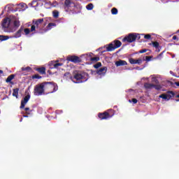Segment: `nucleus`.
<instances>
[{"instance_id":"f257e3e1","label":"nucleus","mask_w":179,"mask_h":179,"mask_svg":"<svg viewBox=\"0 0 179 179\" xmlns=\"http://www.w3.org/2000/svg\"><path fill=\"white\" fill-rule=\"evenodd\" d=\"M87 80V73L82 71H75L73 76V83H83Z\"/></svg>"},{"instance_id":"f03ea898","label":"nucleus","mask_w":179,"mask_h":179,"mask_svg":"<svg viewBox=\"0 0 179 179\" xmlns=\"http://www.w3.org/2000/svg\"><path fill=\"white\" fill-rule=\"evenodd\" d=\"M43 86L46 94L55 93L58 90V85L54 82H43Z\"/></svg>"},{"instance_id":"7ed1b4c3","label":"nucleus","mask_w":179,"mask_h":179,"mask_svg":"<svg viewBox=\"0 0 179 179\" xmlns=\"http://www.w3.org/2000/svg\"><path fill=\"white\" fill-rule=\"evenodd\" d=\"M34 96H43V94H45V90L44 88V83L38 84L34 86Z\"/></svg>"},{"instance_id":"20e7f679","label":"nucleus","mask_w":179,"mask_h":179,"mask_svg":"<svg viewBox=\"0 0 179 179\" xmlns=\"http://www.w3.org/2000/svg\"><path fill=\"white\" fill-rule=\"evenodd\" d=\"M23 31V27H20L18 31L11 36L0 35V41H6V40H9V38H19V37H22V32Z\"/></svg>"},{"instance_id":"39448f33","label":"nucleus","mask_w":179,"mask_h":179,"mask_svg":"<svg viewBox=\"0 0 179 179\" xmlns=\"http://www.w3.org/2000/svg\"><path fill=\"white\" fill-rule=\"evenodd\" d=\"M114 110L109 109L103 113H99L98 114V117L101 120H110V118H113V117H114Z\"/></svg>"},{"instance_id":"423d86ee","label":"nucleus","mask_w":179,"mask_h":179,"mask_svg":"<svg viewBox=\"0 0 179 179\" xmlns=\"http://www.w3.org/2000/svg\"><path fill=\"white\" fill-rule=\"evenodd\" d=\"M121 45H122V43H121L119 40H116L110 43L107 47L106 50L107 51H114V50L120 48Z\"/></svg>"},{"instance_id":"0eeeda50","label":"nucleus","mask_w":179,"mask_h":179,"mask_svg":"<svg viewBox=\"0 0 179 179\" xmlns=\"http://www.w3.org/2000/svg\"><path fill=\"white\" fill-rule=\"evenodd\" d=\"M134 43V41H136V33H131L129 34L128 36H126L122 39V43Z\"/></svg>"},{"instance_id":"6e6552de","label":"nucleus","mask_w":179,"mask_h":179,"mask_svg":"<svg viewBox=\"0 0 179 179\" xmlns=\"http://www.w3.org/2000/svg\"><path fill=\"white\" fill-rule=\"evenodd\" d=\"M13 20V15H9V17L4 18L2 20L1 27L3 29H8Z\"/></svg>"},{"instance_id":"1a4fd4ad","label":"nucleus","mask_w":179,"mask_h":179,"mask_svg":"<svg viewBox=\"0 0 179 179\" xmlns=\"http://www.w3.org/2000/svg\"><path fill=\"white\" fill-rule=\"evenodd\" d=\"M71 8H76V5L75 3L72 2L71 0H65L64 1V9L66 12H69V10H72Z\"/></svg>"},{"instance_id":"9d476101","label":"nucleus","mask_w":179,"mask_h":179,"mask_svg":"<svg viewBox=\"0 0 179 179\" xmlns=\"http://www.w3.org/2000/svg\"><path fill=\"white\" fill-rule=\"evenodd\" d=\"M176 96V94L173 91H168L166 94H162L159 96V99H163L164 100H166L169 101L171 97H174Z\"/></svg>"},{"instance_id":"9b49d317","label":"nucleus","mask_w":179,"mask_h":179,"mask_svg":"<svg viewBox=\"0 0 179 179\" xmlns=\"http://www.w3.org/2000/svg\"><path fill=\"white\" fill-rule=\"evenodd\" d=\"M66 59L69 62H73V64H80V62H82V59H80V57L76 55H69L66 58Z\"/></svg>"},{"instance_id":"f8f14e48","label":"nucleus","mask_w":179,"mask_h":179,"mask_svg":"<svg viewBox=\"0 0 179 179\" xmlns=\"http://www.w3.org/2000/svg\"><path fill=\"white\" fill-rule=\"evenodd\" d=\"M13 20H11V23H13V27L15 29H18L20 27V21L16 17V16L13 15Z\"/></svg>"},{"instance_id":"ddd939ff","label":"nucleus","mask_w":179,"mask_h":179,"mask_svg":"<svg viewBox=\"0 0 179 179\" xmlns=\"http://www.w3.org/2000/svg\"><path fill=\"white\" fill-rule=\"evenodd\" d=\"M30 100V94L26 95L24 99L21 101V105L20 106V108H23L26 104H27V102Z\"/></svg>"},{"instance_id":"4468645a","label":"nucleus","mask_w":179,"mask_h":179,"mask_svg":"<svg viewBox=\"0 0 179 179\" xmlns=\"http://www.w3.org/2000/svg\"><path fill=\"white\" fill-rule=\"evenodd\" d=\"M106 73H107V67L106 66H103V67L99 69L96 71L97 75H99L100 76H104Z\"/></svg>"},{"instance_id":"2eb2a0df","label":"nucleus","mask_w":179,"mask_h":179,"mask_svg":"<svg viewBox=\"0 0 179 179\" xmlns=\"http://www.w3.org/2000/svg\"><path fill=\"white\" fill-rule=\"evenodd\" d=\"M149 45H152L154 48H156V50H158V52H160V43L157 41H152V43H148Z\"/></svg>"},{"instance_id":"dca6fc26","label":"nucleus","mask_w":179,"mask_h":179,"mask_svg":"<svg viewBox=\"0 0 179 179\" xmlns=\"http://www.w3.org/2000/svg\"><path fill=\"white\" fill-rule=\"evenodd\" d=\"M129 62L130 64H138V65H141V64H142V60H141V59H134V58H130V59H129Z\"/></svg>"},{"instance_id":"f3484780","label":"nucleus","mask_w":179,"mask_h":179,"mask_svg":"<svg viewBox=\"0 0 179 179\" xmlns=\"http://www.w3.org/2000/svg\"><path fill=\"white\" fill-rule=\"evenodd\" d=\"M115 64L116 66H124L125 65H128V63L125 60H119L115 62Z\"/></svg>"},{"instance_id":"a211bd4d","label":"nucleus","mask_w":179,"mask_h":179,"mask_svg":"<svg viewBox=\"0 0 179 179\" xmlns=\"http://www.w3.org/2000/svg\"><path fill=\"white\" fill-rule=\"evenodd\" d=\"M64 79H66V80H72L73 82V76H72V74L69 72H66L64 74Z\"/></svg>"},{"instance_id":"6ab92c4d","label":"nucleus","mask_w":179,"mask_h":179,"mask_svg":"<svg viewBox=\"0 0 179 179\" xmlns=\"http://www.w3.org/2000/svg\"><path fill=\"white\" fill-rule=\"evenodd\" d=\"M34 70L41 75H45V67L35 68Z\"/></svg>"},{"instance_id":"aec40b11","label":"nucleus","mask_w":179,"mask_h":179,"mask_svg":"<svg viewBox=\"0 0 179 179\" xmlns=\"http://www.w3.org/2000/svg\"><path fill=\"white\" fill-rule=\"evenodd\" d=\"M15 76H16L15 74L10 75L6 80V83H11V85H13V83H12V80L15 79Z\"/></svg>"},{"instance_id":"412c9836","label":"nucleus","mask_w":179,"mask_h":179,"mask_svg":"<svg viewBox=\"0 0 179 179\" xmlns=\"http://www.w3.org/2000/svg\"><path fill=\"white\" fill-rule=\"evenodd\" d=\"M57 26V24H55V22H50L47 27L46 29L47 30H51V29H52V27H55ZM47 30H45V31H47Z\"/></svg>"},{"instance_id":"4be33fe9","label":"nucleus","mask_w":179,"mask_h":179,"mask_svg":"<svg viewBox=\"0 0 179 179\" xmlns=\"http://www.w3.org/2000/svg\"><path fill=\"white\" fill-rule=\"evenodd\" d=\"M43 22H44V18H41L37 20L35 22H34V24L36 26V28H38V25L41 24V23H43Z\"/></svg>"},{"instance_id":"5701e85b","label":"nucleus","mask_w":179,"mask_h":179,"mask_svg":"<svg viewBox=\"0 0 179 179\" xmlns=\"http://www.w3.org/2000/svg\"><path fill=\"white\" fill-rule=\"evenodd\" d=\"M13 96L17 99V96H19V88H15L13 90Z\"/></svg>"},{"instance_id":"b1692460","label":"nucleus","mask_w":179,"mask_h":179,"mask_svg":"<svg viewBox=\"0 0 179 179\" xmlns=\"http://www.w3.org/2000/svg\"><path fill=\"white\" fill-rule=\"evenodd\" d=\"M52 16L55 19H58V17H59V11L54 10L52 11Z\"/></svg>"},{"instance_id":"393cba45","label":"nucleus","mask_w":179,"mask_h":179,"mask_svg":"<svg viewBox=\"0 0 179 179\" xmlns=\"http://www.w3.org/2000/svg\"><path fill=\"white\" fill-rule=\"evenodd\" d=\"M90 61H91V62H98V61H100V57H90Z\"/></svg>"},{"instance_id":"a878e982","label":"nucleus","mask_w":179,"mask_h":179,"mask_svg":"<svg viewBox=\"0 0 179 179\" xmlns=\"http://www.w3.org/2000/svg\"><path fill=\"white\" fill-rule=\"evenodd\" d=\"M154 85L155 84L146 83L144 84V87H145L146 89H152V87H154Z\"/></svg>"},{"instance_id":"bb28decb","label":"nucleus","mask_w":179,"mask_h":179,"mask_svg":"<svg viewBox=\"0 0 179 179\" xmlns=\"http://www.w3.org/2000/svg\"><path fill=\"white\" fill-rule=\"evenodd\" d=\"M38 2H40L39 1H33L31 3V6H33V8H37V6H38Z\"/></svg>"},{"instance_id":"cd10ccee","label":"nucleus","mask_w":179,"mask_h":179,"mask_svg":"<svg viewBox=\"0 0 179 179\" xmlns=\"http://www.w3.org/2000/svg\"><path fill=\"white\" fill-rule=\"evenodd\" d=\"M111 13L112 15H118V9L117 8H113L111 9Z\"/></svg>"},{"instance_id":"c85d7f7f","label":"nucleus","mask_w":179,"mask_h":179,"mask_svg":"<svg viewBox=\"0 0 179 179\" xmlns=\"http://www.w3.org/2000/svg\"><path fill=\"white\" fill-rule=\"evenodd\" d=\"M94 8L93 3H89L88 5L86 6V8L87 10H92Z\"/></svg>"},{"instance_id":"c756f323","label":"nucleus","mask_w":179,"mask_h":179,"mask_svg":"<svg viewBox=\"0 0 179 179\" xmlns=\"http://www.w3.org/2000/svg\"><path fill=\"white\" fill-rule=\"evenodd\" d=\"M142 36H144V38H145V40H150V38H152V36L150 34H142Z\"/></svg>"},{"instance_id":"7c9ffc66","label":"nucleus","mask_w":179,"mask_h":179,"mask_svg":"<svg viewBox=\"0 0 179 179\" xmlns=\"http://www.w3.org/2000/svg\"><path fill=\"white\" fill-rule=\"evenodd\" d=\"M41 78L43 77L38 74H35L32 76V79H41Z\"/></svg>"},{"instance_id":"2f4dec72","label":"nucleus","mask_w":179,"mask_h":179,"mask_svg":"<svg viewBox=\"0 0 179 179\" xmlns=\"http://www.w3.org/2000/svg\"><path fill=\"white\" fill-rule=\"evenodd\" d=\"M100 66H101V62H97L96 64L94 65V68H95V69H99Z\"/></svg>"},{"instance_id":"473e14b6","label":"nucleus","mask_w":179,"mask_h":179,"mask_svg":"<svg viewBox=\"0 0 179 179\" xmlns=\"http://www.w3.org/2000/svg\"><path fill=\"white\" fill-rule=\"evenodd\" d=\"M156 90H162V85H154V87Z\"/></svg>"},{"instance_id":"72a5a7b5","label":"nucleus","mask_w":179,"mask_h":179,"mask_svg":"<svg viewBox=\"0 0 179 179\" xmlns=\"http://www.w3.org/2000/svg\"><path fill=\"white\" fill-rule=\"evenodd\" d=\"M58 66H62V63H57V62H56L54 64V68L57 69V68H58Z\"/></svg>"},{"instance_id":"f704fd0d","label":"nucleus","mask_w":179,"mask_h":179,"mask_svg":"<svg viewBox=\"0 0 179 179\" xmlns=\"http://www.w3.org/2000/svg\"><path fill=\"white\" fill-rule=\"evenodd\" d=\"M22 71H31V69L30 66H27V67H22Z\"/></svg>"},{"instance_id":"c9c22d12","label":"nucleus","mask_w":179,"mask_h":179,"mask_svg":"<svg viewBox=\"0 0 179 179\" xmlns=\"http://www.w3.org/2000/svg\"><path fill=\"white\" fill-rule=\"evenodd\" d=\"M36 27H37V26L35 25V24L31 25V31H36Z\"/></svg>"},{"instance_id":"e433bc0d","label":"nucleus","mask_w":179,"mask_h":179,"mask_svg":"<svg viewBox=\"0 0 179 179\" xmlns=\"http://www.w3.org/2000/svg\"><path fill=\"white\" fill-rule=\"evenodd\" d=\"M24 32L25 33L26 35L29 34H30V29H29V28L24 29Z\"/></svg>"},{"instance_id":"4c0bfd02","label":"nucleus","mask_w":179,"mask_h":179,"mask_svg":"<svg viewBox=\"0 0 179 179\" xmlns=\"http://www.w3.org/2000/svg\"><path fill=\"white\" fill-rule=\"evenodd\" d=\"M59 61L58 60H57V61H51L50 62V66H54V65H55V63L56 62H58Z\"/></svg>"},{"instance_id":"58836bf2","label":"nucleus","mask_w":179,"mask_h":179,"mask_svg":"<svg viewBox=\"0 0 179 179\" xmlns=\"http://www.w3.org/2000/svg\"><path fill=\"white\" fill-rule=\"evenodd\" d=\"M150 59H152V57H150V56L145 57V61H147V62H149V61H150Z\"/></svg>"},{"instance_id":"ea45409f","label":"nucleus","mask_w":179,"mask_h":179,"mask_svg":"<svg viewBox=\"0 0 179 179\" xmlns=\"http://www.w3.org/2000/svg\"><path fill=\"white\" fill-rule=\"evenodd\" d=\"M146 51H148L147 49H143V50H141L139 51V53H140V54H143V53L146 52Z\"/></svg>"},{"instance_id":"a19ab883","label":"nucleus","mask_w":179,"mask_h":179,"mask_svg":"<svg viewBox=\"0 0 179 179\" xmlns=\"http://www.w3.org/2000/svg\"><path fill=\"white\" fill-rule=\"evenodd\" d=\"M152 82H155V83H156L157 85H159V80H157V78H153Z\"/></svg>"},{"instance_id":"79ce46f5","label":"nucleus","mask_w":179,"mask_h":179,"mask_svg":"<svg viewBox=\"0 0 179 179\" xmlns=\"http://www.w3.org/2000/svg\"><path fill=\"white\" fill-rule=\"evenodd\" d=\"M131 101L134 103V104H136V103H138V99H132Z\"/></svg>"},{"instance_id":"37998d69","label":"nucleus","mask_w":179,"mask_h":179,"mask_svg":"<svg viewBox=\"0 0 179 179\" xmlns=\"http://www.w3.org/2000/svg\"><path fill=\"white\" fill-rule=\"evenodd\" d=\"M136 38H137L138 40H141V34L136 33Z\"/></svg>"},{"instance_id":"c03bdc74","label":"nucleus","mask_w":179,"mask_h":179,"mask_svg":"<svg viewBox=\"0 0 179 179\" xmlns=\"http://www.w3.org/2000/svg\"><path fill=\"white\" fill-rule=\"evenodd\" d=\"M172 40H178V38H177V36H173L172 38Z\"/></svg>"},{"instance_id":"a18cd8bd","label":"nucleus","mask_w":179,"mask_h":179,"mask_svg":"<svg viewBox=\"0 0 179 179\" xmlns=\"http://www.w3.org/2000/svg\"><path fill=\"white\" fill-rule=\"evenodd\" d=\"M162 55H163V52H161L158 56L157 58H160L162 57Z\"/></svg>"},{"instance_id":"49530a36","label":"nucleus","mask_w":179,"mask_h":179,"mask_svg":"<svg viewBox=\"0 0 179 179\" xmlns=\"http://www.w3.org/2000/svg\"><path fill=\"white\" fill-rule=\"evenodd\" d=\"M175 85H176V86L179 87V82H175Z\"/></svg>"},{"instance_id":"de8ad7c7","label":"nucleus","mask_w":179,"mask_h":179,"mask_svg":"<svg viewBox=\"0 0 179 179\" xmlns=\"http://www.w3.org/2000/svg\"><path fill=\"white\" fill-rule=\"evenodd\" d=\"M24 110H25L26 111H29V110H30V108H25Z\"/></svg>"},{"instance_id":"09e8293b","label":"nucleus","mask_w":179,"mask_h":179,"mask_svg":"<svg viewBox=\"0 0 179 179\" xmlns=\"http://www.w3.org/2000/svg\"><path fill=\"white\" fill-rule=\"evenodd\" d=\"M0 73H3V71L0 70Z\"/></svg>"},{"instance_id":"8fccbe9b","label":"nucleus","mask_w":179,"mask_h":179,"mask_svg":"<svg viewBox=\"0 0 179 179\" xmlns=\"http://www.w3.org/2000/svg\"><path fill=\"white\" fill-rule=\"evenodd\" d=\"M176 97L179 98V94L176 95Z\"/></svg>"},{"instance_id":"3c124183","label":"nucleus","mask_w":179,"mask_h":179,"mask_svg":"<svg viewBox=\"0 0 179 179\" xmlns=\"http://www.w3.org/2000/svg\"><path fill=\"white\" fill-rule=\"evenodd\" d=\"M50 6H52V3H50Z\"/></svg>"},{"instance_id":"603ef678","label":"nucleus","mask_w":179,"mask_h":179,"mask_svg":"<svg viewBox=\"0 0 179 179\" xmlns=\"http://www.w3.org/2000/svg\"><path fill=\"white\" fill-rule=\"evenodd\" d=\"M24 117H27V115H24Z\"/></svg>"},{"instance_id":"864d4df0","label":"nucleus","mask_w":179,"mask_h":179,"mask_svg":"<svg viewBox=\"0 0 179 179\" xmlns=\"http://www.w3.org/2000/svg\"><path fill=\"white\" fill-rule=\"evenodd\" d=\"M171 73H173V71H171Z\"/></svg>"},{"instance_id":"5fc2aeb1","label":"nucleus","mask_w":179,"mask_h":179,"mask_svg":"<svg viewBox=\"0 0 179 179\" xmlns=\"http://www.w3.org/2000/svg\"><path fill=\"white\" fill-rule=\"evenodd\" d=\"M177 101H179V99H178Z\"/></svg>"},{"instance_id":"6e6d98bb","label":"nucleus","mask_w":179,"mask_h":179,"mask_svg":"<svg viewBox=\"0 0 179 179\" xmlns=\"http://www.w3.org/2000/svg\"><path fill=\"white\" fill-rule=\"evenodd\" d=\"M0 114H1V110H0Z\"/></svg>"}]
</instances>
